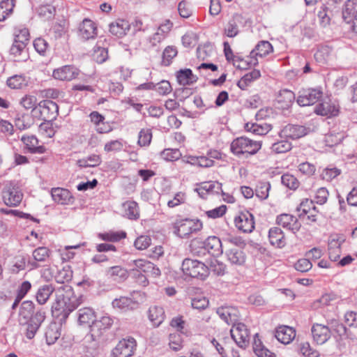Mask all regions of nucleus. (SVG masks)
<instances>
[{
	"mask_svg": "<svg viewBox=\"0 0 357 357\" xmlns=\"http://www.w3.org/2000/svg\"><path fill=\"white\" fill-rule=\"evenodd\" d=\"M72 278L73 271L69 266H64L55 275L56 281L61 284L70 281ZM55 296V303L52 305L53 312H58V315L62 314L64 318H66L82 302V297L76 296L73 287L68 284H62L56 289Z\"/></svg>",
	"mask_w": 357,
	"mask_h": 357,
	"instance_id": "nucleus-1",
	"label": "nucleus"
},
{
	"mask_svg": "<svg viewBox=\"0 0 357 357\" xmlns=\"http://www.w3.org/2000/svg\"><path fill=\"white\" fill-rule=\"evenodd\" d=\"M295 100V94L288 89L280 90L277 97L278 107L281 109H288Z\"/></svg>",
	"mask_w": 357,
	"mask_h": 357,
	"instance_id": "nucleus-27",
	"label": "nucleus"
},
{
	"mask_svg": "<svg viewBox=\"0 0 357 357\" xmlns=\"http://www.w3.org/2000/svg\"><path fill=\"white\" fill-rule=\"evenodd\" d=\"M79 70L73 66H64L53 71L54 79L61 81H70L77 77Z\"/></svg>",
	"mask_w": 357,
	"mask_h": 357,
	"instance_id": "nucleus-22",
	"label": "nucleus"
},
{
	"mask_svg": "<svg viewBox=\"0 0 357 357\" xmlns=\"http://www.w3.org/2000/svg\"><path fill=\"white\" fill-rule=\"evenodd\" d=\"M261 147L259 141L252 140L245 137L234 139L230 144L231 152L238 158H248L257 153Z\"/></svg>",
	"mask_w": 357,
	"mask_h": 357,
	"instance_id": "nucleus-3",
	"label": "nucleus"
},
{
	"mask_svg": "<svg viewBox=\"0 0 357 357\" xmlns=\"http://www.w3.org/2000/svg\"><path fill=\"white\" fill-rule=\"evenodd\" d=\"M314 112L321 116H335L339 113V106L335 102L327 98L315 107Z\"/></svg>",
	"mask_w": 357,
	"mask_h": 357,
	"instance_id": "nucleus-15",
	"label": "nucleus"
},
{
	"mask_svg": "<svg viewBox=\"0 0 357 357\" xmlns=\"http://www.w3.org/2000/svg\"><path fill=\"white\" fill-rule=\"evenodd\" d=\"M177 80L180 84L189 85L195 82L197 77L192 74L190 69L180 70L177 73Z\"/></svg>",
	"mask_w": 357,
	"mask_h": 357,
	"instance_id": "nucleus-41",
	"label": "nucleus"
},
{
	"mask_svg": "<svg viewBox=\"0 0 357 357\" xmlns=\"http://www.w3.org/2000/svg\"><path fill=\"white\" fill-rule=\"evenodd\" d=\"M124 216L130 220H137L139 218L138 204L135 201H127L122 204Z\"/></svg>",
	"mask_w": 357,
	"mask_h": 357,
	"instance_id": "nucleus-34",
	"label": "nucleus"
},
{
	"mask_svg": "<svg viewBox=\"0 0 357 357\" xmlns=\"http://www.w3.org/2000/svg\"><path fill=\"white\" fill-rule=\"evenodd\" d=\"M268 238L271 245L278 248H284L286 240L282 230L279 227H272L268 231Z\"/></svg>",
	"mask_w": 357,
	"mask_h": 357,
	"instance_id": "nucleus-30",
	"label": "nucleus"
},
{
	"mask_svg": "<svg viewBox=\"0 0 357 357\" xmlns=\"http://www.w3.org/2000/svg\"><path fill=\"white\" fill-rule=\"evenodd\" d=\"M14 0H2L0 2V22L4 21L13 13Z\"/></svg>",
	"mask_w": 357,
	"mask_h": 357,
	"instance_id": "nucleus-44",
	"label": "nucleus"
},
{
	"mask_svg": "<svg viewBox=\"0 0 357 357\" xmlns=\"http://www.w3.org/2000/svg\"><path fill=\"white\" fill-rule=\"evenodd\" d=\"M316 207L312 200L305 199L303 200L299 206L296 208V211L298 212V217L301 218L303 216L307 215L312 210H315Z\"/></svg>",
	"mask_w": 357,
	"mask_h": 357,
	"instance_id": "nucleus-45",
	"label": "nucleus"
},
{
	"mask_svg": "<svg viewBox=\"0 0 357 357\" xmlns=\"http://www.w3.org/2000/svg\"><path fill=\"white\" fill-rule=\"evenodd\" d=\"M275 337L282 344H287L292 342L296 337L295 330L287 326H280L277 328Z\"/></svg>",
	"mask_w": 357,
	"mask_h": 357,
	"instance_id": "nucleus-25",
	"label": "nucleus"
},
{
	"mask_svg": "<svg viewBox=\"0 0 357 357\" xmlns=\"http://www.w3.org/2000/svg\"><path fill=\"white\" fill-rule=\"evenodd\" d=\"M39 132L47 137H52L54 135L52 121L44 120V122L39 126Z\"/></svg>",
	"mask_w": 357,
	"mask_h": 357,
	"instance_id": "nucleus-58",
	"label": "nucleus"
},
{
	"mask_svg": "<svg viewBox=\"0 0 357 357\" xmlns=\"http://www.w3.org/2000/svg\"><path fill=\"white\" fill-rule=\"evenodd\" d=\"M22 141L25 145V148L27 150V152L31 153H43L45 152L46 149L43 145H38V139L33 136H23L22 137Z\"/></svg>",
	"mask_w": 357,
	"mask_h": 357,
	"instance_id": "nucleus-29",
	"label": "nucleus"
},
{
	"mask_svg": "<svg viewBox=\"0 0 357 357\" xmlns=\"http://www.w3.org/2000/svg\"><path fill=\"white\" fill-rule=\"evenodd\" d=\"M36 103L37 98L32 95H25L20 101V105L26 109H38V107H36Z\"/></svg>",
	"mask_w": 357,
	"mask_h": 357,
	"instance_id": "nucleus-51",
	"label": "nucleus"
},
{
	"mask_svg": "<svg viewBox=\"0 0 357 357\" xmlns=\"http://www.w3.org/2000/svg\"><path fill=\"white\" fill-rule=\"evenodd\" d=\"M34 303L31 301L22 303L18 312L17 321L20 326H25V335L31 340L34 337L41 324L45 319V312L40 308L34 312Z\"/></svg>",
	"mask_w": 357,
	"mask_h": 357,
	"instance_id": "nucleus-2",
	"label": "nucleus"
},
{
	"mask_svg": "<svg viewBox=\"0 0 357 357\" xmlns=\"http://www.w3.org/2000/svg\"><path fill=\"white\" fill-rule=\"evenodd\" d=\"M211 271L216 275H224L227 271V266L217 259L213 260L210 264Z\"/></svg>",
	"mask_w": 357,
	"mask_h": 357,
	"instance_id": "nucleus-56",
	"label": "nucleus"
},
{
	"mask_svg": "<svg viewBox=\"0 0 357 357\" xmlns=\"http://www.w3.org/2000/svg\"><path fill=\"white\" fill-rule=\"evenodd\" d=\"M161 158L166 161H176L181 156V153L178 149H166L160 153Z\"/></svg>",
	"mask_w": 357,
	"mask_h": 357,
	"instance_id": "nucleus-49",
	"label": "nucleus"
},
{
	"mask_svg": "<svg viewBox=\"0 0 357 357\" xmlns=\"http://www.w3.org/2000/svg\"><path fill=\"white\" fill-rule=\"evenodd\" d=\"M55 290L52 284H45L40 287L36 294L37 302L40 305H44Z\"/></svg>",
	"mask_w": 357,
	"mask_h": 357,
	"instance_id": "nucleus-39",
	"label": "nucleus"
},
{
	"mask_svg": "<svg viewBox=\"0 0 357 357\" xmlns=\"http://www.w3.org/2000/svg\"><path fill=\"white\" fill-rule=\"evenodd\" d=\"M148 317L154 326H159L165 320V310L160 306H151L149 307Z\"/></svg>",
	"mask_w": 357,
	"mask_h": 357,
	"instance_id": "nucleus-31",
	"label": "nucleus"
},
{
	"mask_svg": "<svg viewBox=\"0 0 357 357\" xmlns=\"http://www.w3.org/2000/svg\"><path fill=\"white\" fill-rule=\"evenodd\" d=\"M136 342L134 338L123 339L119 342L112 351L113 357H130L134 353Z\"/></svg>",
	"mask_w": 357,
	"mask_h": 357,
	"instance_id": "nucleus-13",
	"label": "nucleus"
},
{
	"mask_svg": "<svg viewBox=\"0 0 357 357\" xmlns=\"http://www.w3.org/2000/svg\"><path fill=\"white\" fill-rule=\"evenodd\" d=\"M60 332L56 325L50 326L45 332L46 341L48 344H54L60 337Z\"/></svg>",
	"mask_w": 357,
	"mask_h": 357,
	"instance_id": "nucleus-53",
	"label": "nucleus"
},
{
	"mask_svg": "<svg viewBox=\"0 0 357 357\" xmlns=\"http://www.w3.org/2000/svg\"><path fill=\"white\" fill-rule=\"evenodd\" d=\"M202 190H205L208 194H223L222 183L218 181H208L202 183Z\"/></svg>",
	"mask_w": 357,
	"mask_h": 357,
	"instance_id": "nucleus-48",
	"label": "nucleus"
},
{
	"mask_svg": "<svg viewBox=\"0 0 357 357\" xmlns=\"http://www.w3.org/2000/svg\"><path fill=\"white\" fill-rule=\"evenodd\" d=\"M152 133L149 129H142L139 133L138 144L141 146H147L151 143Z\"/></svg>",
	"mask_w": 357,
	"mask_h": 357,
	"instance_id": "nucleus-57",
	"label": "nucleus"
},
{
	"mask_svg": "<svg viewBox=\"0 0 357 357\" xmlns=\"http://www.w3.org/2000/svg\"><path fill=\"white\" fill-rule=\"evenodd\" d=\"M51 195L53 200L58 204L65 205L73 202V197L71 192L64 188H52Z\"/></svg>",
	"mask_w": 357,
	"mask_h": 357,
	"instance_id": "nucleus-24",
	"label": "nucleus"
},
{
	"mask_svg": "<svg viewBox=\"0 0 357 357\" xmlns=\"http://www.w3.org/2000/svg\"><path fill=\"white\" fill-rule=\"evenodd\" d=\"M271 184L268 181H258L255 188V195L261 200H265L268 197Z\"/></svg>",
	"mask_w": 357,
	"mask_h": 357,
	"instance_id": "nucleus-43",
	"label": "nucleus"
},
{
	"mask_svg": "<svg viewBox=\"0 0 357 357\" xmlns=\"http://www.w3.org/2000/svg\"><path fill=\"white\" fill-rule=\"evenodd\" d=\"M281 182L284 185L292 190H296L299 185L298 179L294 176L289 174L282 176Z\"/></svg>",
	"mask_w": 357,
	"mask_h": 357,
	"instance_id": "nucleus-54",
	"label": "nucleus"
},
{
	"mask_svg": "<svg viewBox=\"0 0 357 357\" xmlns=\"http://www.w3.org/2000/svg\"><path fill=\"white\" fill-rule=\"evenodd\" d=\"M341 174V170L337 167H326L321 174V177L323 180L331 181Z\"/></svg>",
	"mask_w": 357,
	"mask_h": 357,
	"instance_id": "nucleus-55",
	"label": "nucleus"
},
{
	"mask_svg": "<svg viewBox=\"0 0 357 357\" xmlns=\"http://www.w3.org/2000/svg\"><path fill=\"white\" fill-rule=\"evenodd\" d=\"M3 202L8 206H17L22 200L23 194L17 183L8 181L2 190Z\"/></svg>",
	"mask_w": 357,
	"mask_h": 357,
	"instance_id": "nucleus-6",
	"label": "nucleus"
},
{
	"mask_svg": "<svg viewBox=\"0 0 357 357\" xmlns=\"http://www.w3.org/2000/svg\"><path fill=\"white\" fill-rule=\"evenodd\" d=\"M311 333L314 341L318 344H324L331 336V330L328 326L319 324L312 325Z\"/></svg>",
	"mask_w": 357,
	"mask_h": 357,
	"instance_id": "nucleus-18",
	"label": "nucleus"
},
{
	"mask_svg": "<svg viewBox=\"0 0 357 357\" xmlns=\"http://www.w3.org/2000/svg\"><path fill=\"white\" fill-rule=\"evenodd\" d=\"M129 22L124 20H118L109 25V32L119 38L124 36L130 30Z\"/></svg>",
	"mask_w": 357,
	"mask_h": 357,
	"instance_id": "nucleus-32",
	"label": "nucleus"
},
{
	"mask_svg": "<svg viewBox=\"0 0 357 357\" xmlns=\"http://www.w3.org/2000/svg\"><path fill=\"white\" fill-rule=\"evenodd\" d=\"M139 302L135 298L128 296H120L112 302L113 308L121 312H128L136 310L139 307Z\"/></svg>",
	"mask_w": 357,
	"mask_h": 357,
	"instance_id": "nucleus-20",
	"label": "nucleus"
},
{
	"mask_svg": "<svg viewBox=\"0 0 357 357\" xmlns=\"http://www.w3.org/2000/svg\"><path fill=\"white\" fill-rule=\"evenodd\" d=\"M273 51L272 45L267 40L259 41L255 49H253L250 56L248 57V63L250 66H257L258 64L257 56L264 57Z\"/></svg>",
	"mask_w": 357,
	"mask_h": 357,
	"instance_id": "nucleus-9",
	"label": "nucleus"
},
{
	"mask_svg": "<svg viewBox=\"0 0 357 357\" xmlns=\"http://www.w3.org/2000/svg\"><path fill=\"white\" fill-rule=\"evenodd\" d=\"M190 163L201 167H210L214 165V161L213 160L205 156L190 157Z\"/></svg>",
	"mask_w": 357,
	"mask_h": 357,
	"instance_id": "nucleus-52",
	"label": "nucleus"
},
{
	"mask_svg": "<svg viewBox=\"0 0 357 357\" xmlns=\"http://www.w3.org/2000/svg\"><path fill=\"white\" fill-rule=\"evenodd\" d=\"M276 222L282 227L291 231L294 234L299 231L301 227L296 217L287 213L278 215L276 219Z\"/></svg>",
	"mask_w": 357,
	"mask_h": 357,
	"instance_id": "nucleus-21",
	"label": "nucleus"
},
{
	"mask_svg": "<svg viewBox=\"0 0 357 357\" xmlns=\"http://www.w3.org/2000/svg\"><path fill=\"white\" fill-rule=\"evenodd\" d=\"M300 351L306 357H319V352L313 349L308 342H304L301 345Z\"/></svg>",
	"mask_w": 357,
	"mask_h": 357,
	"instance_id": "nucleus-63",
	"label": "nucleus"
},
{
	"mask_svg": "<svg viewBox=\"0 0 357 357\" xmlns=\"http://www.w3.org/2000/svg\"><path fill=\"white\" fill-rule=\"evenodd\" d=\"M14 41L26 46L29 41V32L26 28L15 29L14 31Z\"/></svg>",
	"mask_w": 357,
	"mask_h": 357,
	"instance_id": "nucleus-47",
	"label": "nucleus"
},
{
	"mask_svg": "<svg viewBox=\"0 0 357 357\" xmlns=\"http://www.w3.org/2000/svg\"><path fill=\"white\" fill-rule=\"evenodd\" d=\"M307 134V128L303 126L288 124L280 131L281 137L296 139Z\"/></svg>",
	"mask_w": 357,
	"mask_h": 357,
	"instance_id": "nucleus-19",
	"label": "nucleus"
},
{
	"mask_svg": "<svg viewBox=\"0 0 357 357\" xmlns=\"http://www.w3.org/2000/svg\"><path fill=\"white\" fill-rule=\"evenodd\" d=\"M207 253L213 256L218 257L223 252L222 245L220 239L215 236H208L204 241Z\"/></svg>",
	"mask_w": 357,
	"mask_h": 357,
	"instance_id": "nucleus-26",
	"label": "nucleus"
},
{
	"mask_svg": "<svg viewBox=\"0 0 357 357\" xmlns=\"http://www.w3.org/2000/svg\"><path fill=\"white\" fill-rule=\"evenodd\" d=\"M108 57L107 50L104 47H98L94 50L93 58L98 63H102Z\"/></svg>",
	"mask_w": 357,
	"mask_h": 357,
	"instance_id": "nucleus-62",
	"label": "nucleus"
},
{
	"mask_svg": "<svg viewBox=\"0 0 357 357\" xmlns=\"http://www.w3.org/2000/svg\"><path fill=\"white\" fill-rule=\"evenodd\" d=\"M181 268L185 275L202 280L209 275V268L197 259H185L183 261Z\"/></svg>",
	"mask_w": 357,
	"mask_h": 357,
	"instance_id": "nucleus-4",
	"label": "nucleus"
},
{
	"mask_svg": "<svg viewBox=\"0 0 357 357\" xmlns=\"http://www.w3.org/2000/svg\"><path fill=\"white\" fill-rule=\"evenodd\" d=\"M100 337L90 331L85 335L81 346L82 352L87 357H93L98 353Z\"/></svg>",
	"mask_w": 357,
	"mask_h": 357,
	"instance_id": "nucleus-10",
	"label": "nucleus"
},
{
	"mask_svg": "<svg viewBox=\"0 0 357 357\" xmlns=\"http://www.w3.org/2000/svg\"><path fill=\"white\" fill-rule=\"evenodd\" d=\"M96 314L92 308L84 307L78 311V322L80 325L91 326L95 321Z\"/></svg>",
	"mask_w": 357,
	"mask_h": 357,
	"instance_id": "nucleus-35",
	"label": "nucleus"
},
{
	"mask_svg": "<svg viewBox=\"0 0 357 357\" xmlns=\"http://www.w3.org/2000/svg\"><path fill=\"white\" fill-rule=\"evenodd\" d=\"M292 148L291 143L288 140H280L272 144L271 149L275 153H284L290 151Z\"/></svg>",
	"mask_w": 357,
	"mask_h": 357,
	"instance_id": "nucleus-46",
	"label": "nucleus"
},
{
	"mask_svg": "<svg viewBox=\"0 0 357 357\" xmlns=\"http://www.w3.org/2000/svg\"><path fill=\"white\" fill-rule=\"evenodd\" d=\"M113 324V319L107 315L101 317L99 319L96 320L90 326V331L101 337L104 331L109 328Z\"/></svg>",
	"mask_w": 357,
	"mask_h": 357,
	"instance_id": "nucleus-23",
	"label": "nucleus"
},
{
	"mask_svg": "<svg viewBox=\"0 0 357 357\" xmlns=\"http://www.w3.org/2000/svg\"><path fill=\"white\" fill-rule=\"evenodd\" d=\"M217 314L228 325L234 326L238 322L239 317L238 310L233 306H221L217 309Z\"/></svg>",
	"mask_w": 357,
	"mask_h": 357,
	"instance_id": "nucleus-16",
	"label": "nucleus"
},
{
	"mask_svg": "<svg viewBox=\"0 0 357 357\" xmlns=\"http://www.w3.org/2000/svg\"><path fill=\"white\" fill-rule=\"evenodd\" d=\"M356 0H347L342 11V19L347 26V29L357 33Z\"/></svg>",
	"mask_w": 357,
	"mask_h": 357,
	"instance_id": "nucleus-7",
	"label": "nucleus"
},
{
	"mask_svg": "<svg viewBox=\"0 0 357 357\" xmlns=\"http://www.w3.org/2000/svg\"><path fill=\"white\" fill-rule=\"evenodd\" d=\"M234 222L236 228L243 233H250L255 229L254 216L248 211L239 213Z\"/></svg>",
	"mask_w": 357,
	"mask_h": 357,
	"instance_id": "nucleus-14",
	"label": "nucleus"
},
{
	"mask_svg": "<svg viewBox=\"0 0 357 357\" xmlns=\"http://www.w3.org/2000/svg\"><path fill=\"white\" fill-rule=\"evenodd\" d=\"M230 333L232 339L240 348L245 349L248 347L250 342V333L244 324L238 322L234 324Z\"/></svg>",
	"mask_w": 357,
	"mask_h": 357,
	"instance_id": "nucleus-8",
	"label": "nucleus"
},
{
	"mask_svg": "<svg viewBox=\"0 0 357 357\" xmlns=\"http://www.w3.org/2000/svg\"><path fill=\"white\" fill-rule=\"evenodd\" d=\"M106 275L115 281L124 280L128 277L127 271L120 266H112L107 269Z\"/></svg>",
	"mask_w": 357,
	"mask_h": 357,
	"instance_id": "nucleus-40",
	"label": "nucleus"
},
{
	"mask_svg": "<svg viewBox=\"0 0 357 357\" xmlns=\"http://www.w3.org/2000/svg\"><path fill=\"white\" fill-rule=\"evenodd\" d=\"M177 50L175 47L167 46L162 53V63L164 66H167L172 63V59L177 55Z\"/></svg>",
	"mask_w": 357,
	"mask_h": 357,
	"instance_id": "nucleus-50",
	"label": "nucleus"
},
{
	"mask_svg": "<svg viewBox=\"0 0 357 357\" xmlns=\"http://www.w3.org/2000/svg\"><path fill=\"white\" fill-rule=\"evenodd\" d=\"M50 250L46 247H38L33 251V257L36 261L31 262L33 267H38L36 261H45L49 258Z\"/></svg>",
	"mask_w": 357,
	"mask_h": 357,
	"instance_id": "nucleus-42",
	"label": "nucleus"
},
{
	"mask_svg": "<svg viewBox=\"0 0 357 357\" xmlns=\"http://www.w3.org/2000/svg\"><path fill=\"white\" fill-rule=\"evenodd\" d=\"M79 33L84 40L93 38L97 35L95 23L89 19H84L79 26Z\"/></svg>",
	"mask_w": 357,
	"mask_h": 357,
	"instance_id": "nucleus-28",
	"label": "nucleus"
},
{
	"mask_svg": "<svg viewBox=\"0 0 357 357\" xmlns=\"http://www.w3.org/2000/svg\"><path fill=\"white\" fill-rule=\"evenodd\" d=\"M208 300L205 297L197 296L191 301V305L194 309L204 310L208 306Z\"/></svg>",
	"mask_w": 357,
	"mask_h": 357,
	"instance_id": "nucleus-61",
	"label": "nucleus"
},
{
	"mask_svg": "<svg viewBox=\"0 0 357 357\" xmlns=\"http://www.w3.org/2000/svg\"><path fill=\"white\" fill-rule=\"evenodd\" d=\"M38 109L43 120L52 121L55 120L59 114V106L50 100H42L38 103Z\"/></svg>",
	"mask_w": 357,
	"mask_h": 357,
	"instance_id": "nucleus-12",
	"label": "nucleus"
},
{
	"mask_svg": "<svg viewBox=\"0 0 357 357\" xmlns=\"http://www.w3.org/2000/svg\"><path fill=\"white\" fill-rule=\"evenodd\" d=\"M190 250L193 256L197 257H204L208 255L204 241H203L199 238H195L191 241Z\"/></svg>",
	"mask_w": 357,
	"mask_h": 357,
	"instance_id": "nucleus-37",
	"label": "nucleus"
},
{
	"mask_svg": "<svg viewBox=\"0 0 357 357\" xmlns=\"http://www.w3.org/2000/svg\"><path fill=\"white\" fill-rule=\"evenodd\" d=\"M154 89L160 95L162 96L169 94L172 89L170 83L166 80H162L158 83Z\"/></svg>",
	"mask_w": 357,
	"mask_h": 357,
	"instance_id": "nucleus-64",
	"label": "nucleus"
},
{
	"mask_svg": "<svg viewBox=\"0 0 357 357\" xmlns=\"http://www.w3.org/2000/svg\"><path fill=\"white\" fill-rule=\"evenodd\" d=\"M323 92L320 89H306L299 91L297 103L301 106H308L314 104L322 97Z\"/></svg>",
	"mask_w": 357,
	"mask_h": 357,
	"instance_id": "nucleus-11",
	"label": "nucleus"
},
{
	"mask_svg": "<svg viewBox=\"0 0 357 357\" xmlns=\"http://www.w3.org/2000/svg\"><path fill=\"white\" fill-rule=\"evenodd\" d=\"M29 78L24 75H15L8 78L7 85L13 89H21L28 86Z\"/></svg>",
	"mask_w": 357,
	"mask_h": 357,
	"instance_id": "nucleus-36",
	"label": "nucleus"
},
{
	"mask_svg": "<svg viewBox=\"0 0 357 357\" xmlns=\"http://www.w3.org/2000/svg\"><path fill=\"white\" fill-rule=\"evenodd\" d=\"M174 234L181 238H188L191 234L196 233L202 229V222L199 220L180 219L173 225Z\"/></svg>",
	"mask_w": 357,
	"mask_h": 357,
	"instance_id": "nucleus-5",
	"label": "nucleus"
},
{
	"mask_svg": "<svg viewBox=\"0 0 357 357\" xmlns=\"http://www.w3.org/2000/svg\"><path fill=\"white\" fill-rule=\"evenodd\" d=\"M151 243V239L148 236H140L138 237L134 243L135 247L139 250L146 249Z\"/></svg>",
	"mask_w": 357,
	"mask_h": 357,
	"instance_id": "nucleus-60",
	"label": "nucleus"
},
{
	"mask_svg": "<svg viewBox=\"0 0 357 357\" xmlns=\"http://www.w3.org/2000/svg\"><path fill=\"white\" fill-rule=\"evenodd\" d=\"M10 54L17 61H26L29 57L26 46L23 43L20 44L14 41L10 49Z\"/></svg>",
	"mask_w": 357,
	"mask_h": 357,
	"instance_id": "nucleus-33",
	"label": "nucleus"
},
{
	"mask_svg": "<svg viewBox=\"0 0 357 357\" xmlns=\"http://www.w3.org/2000/svg\"><path fill=\"white\" fill-rule=\"evenodd\" d=\"M344 241L343 236L337 234L331 236L328 240V250H341L340 246Z\"/></svg>",
	"mask_w": 357,
	"mask_h": 357,
	"instance_id": "nucleus-59",
	"label": "nucleus"
},
{
	"mask_svg": "<svg viewBox=\"0 0 357 357\" xmlns=\"http://www.w3.org/2000/svg\"><path fill=\"white\" fill-rule=\"evenodd\" d=\"M253 350L257 357H276L275 354L269 351L263 344L259 339L258 333L254 336Z\"/></svg>",
	"mask_w": 357,
	"mask_h": 357,
	"instance_id": "nucleus-38",
	"label": "nucleus"
},
{
	"mask_svg": "<svg viewBox=\"0 0 357 357\" xmlns=\"http://www.w3.org/2000/svg\"><path fill=\"white\" fill-rule=\"evenodd\" d=\"M227 260L235 266H243L246 260V255L241 248L238 246L229 247L225 251Z\"/></svg>",
	"mask_w": 357,
	"mask_h": 357,
	"instance_id": "nucleus-17",
	"label": "nucleus"
}]
</instances>
